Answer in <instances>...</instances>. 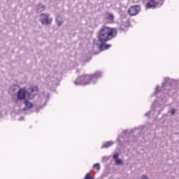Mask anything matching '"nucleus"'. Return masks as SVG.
I'll return each mask as SVG.
<instances>
[{
  "label": "nucleus",
  "instance_id": "f257e3e1",
  "mask_svg": "<svg viewBox=\"0 0 179 179\" xmlns=\"http://www.w3.org/2000/svg\"><path fill=\"white\" fill-rule=\"evenodd\" d=\"M117 31L115 28L107 27L103 25L98 31L97 38L100 41L101 44L99 48L101 51L108 50L111 47L110 44H105L107 41L113 40L115 36H117Z\"/></svg>",
  "mask_w": 179,
  "mask_h": 179
},
{
  "label": "nucleus",
  "instance_id": "f03ea898",
  "mask_svg": "<svg viewBox=\"0 0 179 179\" xmlns=\"http://www.w3.org/2000/svg\"><path fill=\"white\" fill-rule=\"evenodd\" d=\"M99 76H101L100 73H95L94 74L92 75L84 74L78 77L75 80V85H89V83L93 80V79H97V78H99Z\"/></svg>",
  "mask_w": 179,
  "mask_h": 179
},
{
  "label": "nucleus",
  "instance_id": "7ed1b4c3",
  "mask_svg": "<svg viewBox=\"0 0 179 179\" xmlns=\"http://www.w3.org/2000/svg\"><path fill=\"white\" fill-rule=\"evenodd\" d=\"M141 12V6L134 5L131 6L128 10V13L130 16H136Z\"/></svg>",
  "mask_w": 179,
  "mask_h": 179
},
{
  "label": "nucleus",
  "instance_id": "20e7f679",
  "mask_svg": "<svg viewBox=\"0 0 179 179\" xmlns=\"http://www.w3.org/2000/svg\"><path fill=\"white\" fill-rule=\"evenodd\" d=\"M40 22L42 24H50L52 20L50 18V15L48 14L42 13L41 15Z\"/></svg>",
  "mask_w": 179,
  "mask_h": 179
},
{
  "label": "nucleus",
  "instance_id": "39448f33",
  "mask_svg": "<svg viewBox=\"0 0 179 179\" xmlns=\"http://www.w3.org/2000/svg\"><path fill=\"white\" fill-rule=\"evenodd\" d=\"M26 94H27V91L24 88H20L17 93V98L18 100H24Z\"/></svg>",
  "mask_w": 179,
  "mask_h": 179
},
{
  "label": "nucleus",
  "instance_id": "423d86ee",
  "mask_svg": "<svg viewBox=\"0 0 179 179\" xmlns=\"http://www.w3.org/2000/svg\"><path fill=\"white\" fill-rule=\"evenodd\" d=\"M38 93V87L34 86L29 88V97L33 99Z\"/></svg>",
  "mask_w": 179,
  "mask_h": 179
},
{
  "label": "nucleus",
  "instance_id": "0eeeda50",
  "mask_svg": "<svg viewBox=\"0 0 179 179\" xmlns=\"http://www.w3.org/2000/svg\"><path fill=\"white\" fill-rule=\"evenodd\" d=\"M148 3H146V8L147 9H155L157 5H159V3L156 1V0H147Z\"/></svg>",
  "mask_w": 179,
  "mask_h": 179
},
{
  "label": "nucleus",
  "instance_id": "6e6552de",
  "mask_svg": "<svg viewBox=\"0 0 179 179\" xmlns=\"http://www.w3.org/2000/svg\"><path fill=\"white\" fill-rule=\"evenodd\" d=\"M106 20H108V22L113 23L114 22V15L112 13H108L106 14Z\"/></svg>",
  "mask_w": 179,
  "mask_h": 179
},
{
  "label": "nucleus",
  "instance_id": "1a4fd4ad",
  "mask_svg": "<svg viewBox=\"0 0 179 179\" xmlns=\"http://www.w3.org/2000/svg\"><path fill=\"white\" fill-rule=\"evenodd\" d=\"M24 103L25 105V108H31V107H33V103L27 99L24 100Z\"/></svg>",
  "mask_w": 179,
  "mask_h": 179
},
{
  "label": "nucleus",
  "instance_id": "9d476101",
  "mask_svg": "<svg viewBox=\"0 0 179 179\" xmlns=\"http://www.w3.org/2000/svg\"><path fill=\"white\" fill-rule=\"evenodd\" d=\"M43 10H45V6L43 5L38 6L37 12H43Z\"/></svg>",
  "mask_w": 179,
  "mask_h": 179
},
{
  "label": "nucleus",
  "instance_id": "9b49d317",
  "mask_svg": "<svg viewBox=\"0 0 179 179\" xmlns=\"http://www.w3.org/2000/svg\"><path fill=\"white\" fill-rule=\"evenodd\" d=\"M111 145H113L112 142H106L103 144V148H110V146H111Z\"/></svg>",
  "mask_w": 179,
  "mask_h": 179
},
{
  "label": "nucleus",
  "instance_id": "f8f14e48",
  "mask_svg": "<svg viewBox=\"0 0 179 179\" xmlns=\"http://www.w3.org/2000/svg\"><path fill=\"white\" fill-rule=\"evenodd\" d=\"M93 169H95L96 170H100V164H94L93 165Z\"/></svg>",
  "mask_w": 179,
  "mask_h": 179
},
{
  "label": "nucleus",
  "instance_id": "ddd939ff",
  "mask_svg": "<svg viewBox=\"0 0 179 179\" xmlns=\"http://www.w3.org/2000/svg\"><path fill=\"white\" fill-rule=\"evenodd\" d=\"M84 179H94V178L90 177V173H87Z\"/></svg>",
  "mask_w": 179,
  "mask_h": 179
},
{
  "label": "nucleus",
  "instance_id": "4468645a",
  "mask_svg": "<svg viewBox=\"0 0 179 179\" xmlns=\"http://www.w3.org/2000/svg\"><path fill=\"white\" fill-rule=\"evenodd\" d=\"M116 164H122V161L121 159H116Z\"/></svg>",
  "mask_w": 179,
  "mask_h": 179
},
{
  "label": "nucleus",
  "instance_id": "2eb2a0df",
  "mask_svg": "<svg viewBox=\"0 0 179 179\" xmlns=\"http://www.w3.org/2000/svg\"><path fill=\"white\" fill-rule=\"evenodd\" d=\"M171 114L172 115H174V114H176V110H175L174 108H172V109L171 110Z\"/></svg>",
  "mask_w": 179,
  "mask_h": 179
},
{
  "label": "nucleus",
  "instance_id": "dca6fc26",
  "mask_svg": "<svg viewBox=\"0 0 179 179\" xmlns=\"http://www.w3.org/2000/svg\"><path fill=\"white\" fill-rule=\"evenodd\" d=\"M118 154H115L114 155H113V159H115L116 160H117L118 159Z\"/></svg>",
  "mask_w": 179,
  "mask_h": 179
},
{
  "label": "nucleus",
  "instance_id": "f3484780",
  "mask_svg": "<svg viewBox=\"0 0 179 179\" xmlns=\"http://www.w3.org/2000/svg\"><path fill=\"white\" fill-rule=\"evenodd\" d=\"M141 179H148V177H146V176H143L141 177Z\"/></svg>",
  "mask_w": 179,
  "mask_h": 179
},
{
  "label": "nucleus",
  "instance_id": "a211bd4d",
  "mask_svg": "<svg viewBox=\"0 0 179 179\" xmlns=\"http://www.w3.org/2000/svg\"><path fill=\"white\" fill-rule=\"evenodd\" d=\"M59 26H61V24H62V22H58Z\"/></svg>",
  "mask_w": 179,
  "mask_h": 179
}]
</instances>
